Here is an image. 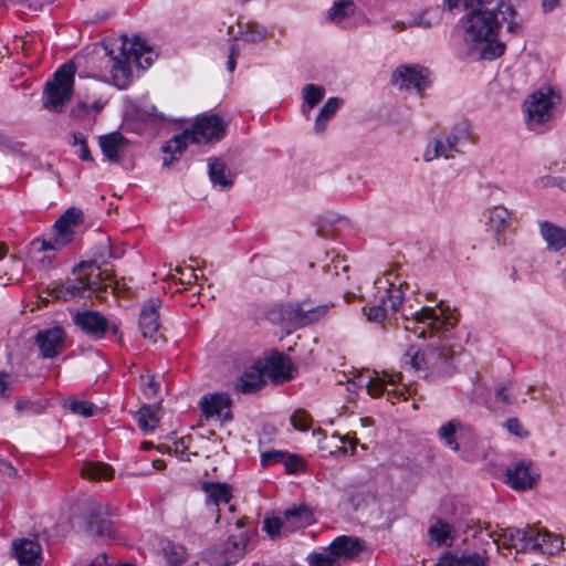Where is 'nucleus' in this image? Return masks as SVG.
Wrapping results in <instances>:
<instances>
[{
	"mask_svg": "<svg viewBox=\"0 0 566 566\" xmlns=\"http://www.w3.org/2000/svg\"><path fill=\"white\" fill-rule=\"evenodd\" d=\"M103 50L104 54L99 59L94 77L112 83L119 90H126L133 81L132 62L142 69L149 67L153 63L150 56L143 57L144 54L150 53V48L140 38L130 41L127 36H123L117 48V54L106 44L103 45Z\"/></svg>",
	"mask_w": 566,
	"mask_h": 566,
	"instance_id": "1",
	"label": "nucleus"
},
{
	"mask_svg": "<svg viewBox=\"0 0 566 566\" xmlns=\"http://www.w3.org/2000/svg\"><path fill=\"white\" fill-rule=\"evenodd\" d=\"M483 2V0H446L450 10L460 4L467 9L474 3L479 4L463 19L464 41L481 44V57L494 60L500 57L505 50L504 43H494L501 22L497 18V10L485 9Z\"/></svg>",
	"mask_w": 566,
	"mask_h": 566,
	"instance_id": "2",
	"label": "nucleus"
},
{
	"mask_svg": "<svg viewBox=\"0 0 566 566\" xmlns=\"http://www.w3.org/2000/svg\"><path fill=\"white\" fill-rule=\"evenodd\" d=\"M226 132V124L217 115L202 116L196 120L191 129H185L181 134L174 136L163 146L164 153H171L170 157L164 158V166L169 167L178 155H181L188 143H208L219 140Z\"/></svg>",
	"mask_w": 566,
	"mask_h": 566,
	"instance_id": "3",
	"label": "nucleus"
},
{
	"mask_svg": "<svg viewBox=\"0 0 566 566\" xmlns=\"http://www.w3.org/2000/svg\"><path fill=\"white\" fill-rule=\"evenodd\" d=\"M76 67L73 62L61 65L53 78L45 84L43 105L46 109L61 113L71 101Z\"/></svg>",
	"mask_w": 566,
	"mask_h": 566,
	"instance_id": "4",
	"label": "nucleus"
},
{
	"mask_svg": "<svg viewBox=\"0 0 566 566\" xmlns=\"http://www.w3.org/2000/svg\"><path fill=\"white\" fill-rule=\"evenodd\" d=\"M409 364L416 370H433L439 374H448L452 369L453 350L446 339L431 343L424 352L410 347L405 355Z\"/></svg>",
	"mask_w": 566,
	"mask_h": 566,
	"instance_id": "5",
	"label": "nucleus"
},
{
	"mask_svg": "<svg viewBox=\"0 0 566 566\" xmlns=\"http://www.w3.org/2000/svg\"><path fill=\"white\" fill-rule=\"evenodd\" d=\"M405 319L407 321L405 329L412 332L418 338H423L427 331L431 335L449 332L458 321L453 315H444L441 308L437 311L429 306L415 312L411 318L405 316Z\"/></svg>",
	"mask_w": 566,
	"mask_h": 566,
	"instance_id": "6",
	"label": "nucleus"
},
{
	"mask_svg": "<svg viewBox=\"0 0 566 566\" xmlns=\"http://www.w3.org/2000/svg\"><path fill=\"white\" fill-rule=\"evenodd\" d=\"M333 304L312 306L308 301L290 302L280 308L282 321L294 329L315 324L324 318Z\"/></svg>",
	"mask_w": 566,
	"mask_h": 566,
	"instance_id": "7",
	"label": "nucleus"
},
{
	"mask_svg": "<svg viewBox=\"0 0 566 566\" xmlns=\"http://www.w3.org/2000/svg\"><path fill=\"white\" fill-rule=\"evenodd\" d=\"M84 532L98 541L117 538L115 524L108 518L106 507L96 502L87 504Z\"/></svg>",
	"mask_w": 566,
	"mask_h": 566,
	"instance_id": "8",
	"label": "nucleus"
},
{
	"mask_svg": "<svg viewBox=\"0 0 566 566\" xmlns=\"http://www.w3.org/2000/svg\"><path fill=\"white\" fill-rule=\"evenodd\" d=\"M428 69L419 64H401L391 74V84L400 91H416L421 94L430 86Z\"/></svg>",
	"mask_w": 566,
	"mask_h": 566,
	"instance_id": "9",
	"label": "nucleus"
},
{
	"mask_svg": "<svg viewBox=\"0 0 566 566\" xmlns=\"http://www.w3.org/2000/svg\"><path fill=\"white\" fill-rule=\"evenodd\" d=\"M82 221V210L74 207L66 209L54 223L55 234L53 241L41 240V250H56L69 244L73 240L72 229ZM35 242H40V240Z\"/></svg>",
	"mask_w": 566,
	"mask_h": 566,
	"instance_id": "10",
	"label": "nucleus"
},
{
	"mask_svg": "<svg viewBox=\"0 0 566 566\" xmlns=\"http://www.w3.org/2000/svg\"><path fill=\"white\" fill-rule=\"evenodd\" d=\"M387 282L389 283V289L386 296L381 298V303L368 308L367 319L371 323L384 322L388 317V311L392 314L397 313L405 298L402 285H407L406 282H399L398 285L390 282L389 279H387Z\"/></svg>",
	"mask_w": 566,
	"mask_h": 566,
	"instance_id": "11",
	"label": "nucleus"
},
{
	"mask_svg": "<svg viewBox=\"0 0 566 566\" xmlns=\"http://www.w3.org/2000/svg\"><path fill=\"white\" fill-rule=\"evenodd\" d=\"M525 116L528 126L533 124H543L551 118L553 102L551 91L544 93L542 91L534 92L525 101Z\"/></svg>",
	"mask_w": 566,
	"mask_h": 566,
	"instance_id": "12",
	"label": "nucleus"
},
{
	"mask_svg": "<svg viewBox=\"0 0 566 566\" xmlns=\"http://www.w3.org/2000/svg\"><path fill=\"white\" fill-rule=\"evenodd\" d=\"M251 534L245 531L239 535H231L227 542L221 545L218 551L217 562L223 566H229L237 563L247 553L248 542Z\"/></svg>",
	"mask_w": 566,
	"mask_h": 566,
	"instance_id": "13",
	"label": "nucleus"
},
{
	"mask_svg": "<svg viewBox=\"0 0 566 566\" xmlns=\"http://www.w3.org/2000/svg\"><path fill=\"white\" fill-rule=\"evenodd\" d=\"M72 318L76 326L94 339L104 338L108 329L107 318L96 311L76 312Z\"/></svg>",
	"mask_w": 566,
	"mask_h": 566,
	"instance_id": "14",
	"label": "nucleus"
},
{
	"mask_svg": "<svg viewBox=\"0 0 566 566\" xmlns=\"http://www.w3.org/2000/svg\"><path fill=\"white\" fill-rule=\"evenodd\" d=\"M161 301L158 297L149 298L139 314V328L146 338L153 339L154 343L158 342L160 335L159 329V313Z\"/></svg>",
	"mask_w": 566,
	"mask_h": 566,
	"instance_id": "15",
	"label": "nucleus"
},
{
	"mask_svg": "<svg viewBox=\"0 0 566 566\" xmlns=\"http://www.w3.org/2000/svg\"><path fill=\"white\" fill-rule=\"evenodd\" d=\"M65 332L60 326L41 329L36 333L34 340L43 358H54L63 346Z\"/></svg>",
	"mask_w": 566,
	"mask_h": 566,
	"instance_id": "16",
	"label": "nucleus"
},
{
	"mask_svg": "<svg viewBox=\"0 0 566 566\" xmlns=\"http://www.w3.org/2000/svg\"><path fill=\"white\" fill-rule=\"evenodd\" d=\"M201 490L206 495L205 503L207 506L216 507V523L220 520L221 504H229L232 499V488L228 483L221 482H201Z\"/></svg>",
	"mask_w": 566,
	"mask_h": 566,
	"instance_id": "17",
	"label": "nucleus"
},
{
	"mask_svg": "<svg viewBox=\"0 0 566 566\" xmlns=\"http://www.w3.org/2000/svg\"><path fill=\"white\" fill-rule=\"evenodd\" d=\"M531 462H516L512 468L506 470V482L514 490H526L533 488L538 474L531 471Z\"/></svg>",
	"mask_w": 566,
	"mask_h": 566,
	"instance_id": "18",
	"label": "nucleus"
},
{
	"mask_svg": "<svg viewBox=\"0 0 566 566\" xmlns=\"http://www.w3.org/2000/svg\"><path fill=\"white\" fill-rule=\"evenodd\" d=\"M13 555L21 566H36L41 560V546L38 542L21 538L12 543Z\"/></svg>",
	"mask_w": 566,
	"mask_h": 566,
	"instance_id": "19",
	"label": "nucleus"
},
{
	"mask_svg": "<svg viewBox=\"0 0 566 566\" xmlns=\"http://www.w3.org/2000/svg\"><path fill=\"white\" fill-rule=\"evenodd\" d=\"M103 155L111 163H118L129 142L119 132L102 135L98 139Z\"/></svg>",
	"mask_w": 566,
	"mask_h": 566,
	"instance_id": "20",
	"label": "nucleus"
},
{
	"mask_svg": "<svg viewBox=\"0 0 566 566\" xmlns=\"http://www.w3.org/2000/svg\"><path fill=\"white\" fill-rule=\"evenodd\" d=\"M208 175L212 185L220 190H228L234 184L235 174L220 158L208 159Z\"/></svg>",
	"mask_w": 566,
	"mask_h": 566,
	"instance_id": "21",
	"label": "nucleus"
},
{
	"mask_svg": "<svg viewBox=\"0 0 566 566\" xmlns=\"http://www.w3.org/2000/svg\"><path fill=\"white\" fill-rule=\"evenodd\" d=\"M270 378L276 382L282 384L293 378V364L289 356L282 353L273 354L266 365Z\"/></svg>",
	"mask_w": 566,
	"mask_h": 566,
	"instance_id": "22",
	"label": "nucleus"
},
{
	"mask_svg": "<svg viewBox=\"0 0 566 566\" xmlns=\"http://www.w3.org/2000/svg\"><path fill=\"white\" fill-rule=\"evenodd\" d=\"M539 234L549 251H560L566 247V229L549 221L539 224Z\"/></svg>",
	"mask_w": 566,
	"mask_h": 566,
	"instance_id": "23",
	"label": "nucleus"
},
{
	"mask_svg": "<svg viewBox=\"0 0 566 566\" xmlns=\"http://www.w3.org/2000/svg\"><path fill=\"white\" fill-rule=\"evenodd\" d=\"M364 549L363 542L357 537L338 536L329 545L331 555L335 557L353 558Z\"/></svg>",
	"mask_w": 566,
	"mask_h": 566,
	"instance_id": "24",
	"label": "nucleus"
},
{
	"mask_svg": "<svg viewBox=\"0 0 566 566\" xmlns=\"http://www.w3.org/2000/svg\"><path fill=\"white\" fill-rule=\"evenodd\" d=\"M284 518L289 524V532L308 526L315 522L313 510L304 504L293 506L284 512Z\"/></svg>",
	"mask_w": 566,
	"mask_h": 566,
	"instance_id": "25",
	"label": "nucleus"
},
{
	"mask_svg": "<svg viewBox=\"0 0 566 566\" xmlns=\"http://www.w3.org/2000/svg\"><path fill=\"white\" fill-rule=\"evenodd\" d=\"M457 153H459V149L450 145V142L441 135L428 144L423 159L426 161H432L439 158L450 159L453 158Z\"/></svg>",
	"mask_w": 566,
	"mask_h": 566,
	"instance_id": "26",
	"label": "nucleus"
},
{
	"mask_svg": "<svg viewBox=\"0 0 566 566\" xmlns=\"http://www.w3.org/2000/svg\"><path fill=\"white\" fill-rule=\"evenodd\" d=\"M82 271L80 265L75 268L74 272H77V276L74 280H67L65 283L61 284L56 289V296L64 301H70L75 297L85 296L86 285L82 277Z\"/></svg>",
	"mask_w": 566,
	"mask_h": 566,
	"instance_id": "27",
	"label": "nucleus"
},
{
	"mask_svg": "<svg viewBox=\"0 0 566 566\" xmlns=\"http://www.w3.org/2000/svg\"><path fill=\"white\" fill-rule=\"evenodd\" d=\"M230 405L231 399L227 394H213L205 396L200 401L202 412L207 418L221 416L224 409L230 408Z\"/></svg>",
	"mask_w": 566,
	"mask_h": 566,
	"instance_id": "28",
	"label": "nucleus"
},
{
	"mask_svg": "<svg viewBox=\"0 0 566 566\" xmlns=\"http://www.w3.org/2000/svg\"><path fill=\"white\" fill-rule=\"evenodd\" d=\"M264 384L263 375L259 368H250L243 373L235 384V389L243 394H253Z\"/></svg>",
	"mask_w": 566,
	"mask_h": 566,
	"instance_id": "29",
	"label": "nucleus"
},
{
	"mask_svg": "<svg viewBox=\"0 0 566 566\" xmlns=\"http://www.w3.org/2000/svg\"><path fill=\"white\" fill-rule=\"evenodd\" d=\"M489 223L495 233H502L511 228L513 213L504 206H495L490 211Z\"/></svg>",
	"mask_w": 566,
	"mask_h": 566,
	"instance_id": "30",
	"label": "nucleus"
},
{
	"mask_svg": "<svg viewBox=\"0 0 566 566\" xmlns=\"http://www.w3.org/2000/svg\"><path fill=\"white\" fill-rule=\"evenodd\" d=\"M101 265H96L91 270V272H84L82 271V277L85 283L86 291L88 292V295L91 293L101 292L104 290H107V287L111 286L109 283V275L104 276L103 273L99 271Z\"/></svg>",
	"mask_w": 566,
	"mask_h": 566,
	"instance_id": "31",
	"label": "nucleus"
},
{
	"mask_svg": "<svg viewBox=\"0 0 566 566\" xmlns=\"http://www.w3.org/2000/svg\"><path fill=\"white\" fill-rule=\"evenodd\" d=\"M343 101L339 97H329L319 109L314 124L316 133H323L327 126V122L336 114L342 106Z\"/></svg>",
	"mask_w": 566,
	"mask_h": 566,
	"instance_id": "32",
	"label": "nucleus"
},
{
	"mask_svg": "<svg viewBox=\"0 0 566 566\" xmlns=\"http://www.w3.org/2000/svg\"><path fill=\"white\" fill-rule=\"evenodd\" d=\"M444 566H485V559L478 553L448 554L443 557Z\"/></svg>",
	"mask_w": 566,
	"mask_h": 566,
	"instance_id": "33",
	"label": "nucleus"
},
{
	"mask_svg": "<svg viewBox=\"0 0 566 566\" xmlns=\"http://www.w3.org/2000/svg\"><path fill=\"white\" fill-rule=\"evenodd\" d=\"M81 473L90 480H109L114 475V470L104 462H87L83 465Z\"/></svg>",
	"mask_w": 566,
	"mask_h": 566,
	"instance_id": "34",
	"label": "nucleus"
},
{
	"mask_svg": "<svg viewBox=\"0 0 566 566\" xmlns=\"http://www.w3.org/2000/svg\"><path fill=\"white\" fill-rule=\"evenodd\" d=\"M325 96V88L317 84H307L302 90L303 113H307L314 108Z\"/></svg>",
	"mask_w": 566,
	"mask_h": 566,
	"instance_id": "35",
	"label": "nucleus"
},
{
	"mask_svg": "<svg viewBox=\"0 0 566 566\" xmlns=\"http://www.w3.org/2000/svg\"><path fill=\"white\" fill-rule=\"evenodd\" d=\"M356 6L353 0H337L328 10V19L332 22L339 23L344 19L355 13Z\"/></svg>",
	"mask_w": 566,
	"mask_h": 566,
	"instance_id": "36",
	"label": "nucleus"
},
{
	"mask_svg": "<svg viewBox=\"0 0 566 566\" xmlns=\"http://www.w3.org/2000/svg\"><path fill=\"white\" fill-rule=\"evenodd\" d=\"M471 134V127L468 122L457 123L448 134H444L443 137L450 142V145H453L455 149H459V146L465 143Z\"/></svg>",
	"mask_w": 566,
	"mask_h": 566,
	"instance_id": "37",
	"label": "nucleus"
},
{
	"mask_svg": "<svg viewBox=\"0 0 566 566\" xmlns=\"http://www.w3.org/2000/svg\"><path fill=\"white\" fill-rule=\"evenodd\" d=\"M441 9L439 7L426 9L420 12L411 22L410 27L431 28L438 24L441 20Z\"/></svg>",
	"mask_w": 566,
	"mask_h": 566,
	"instance_id": "38",
	"label": "nucleus"
},
{
	"mask_svg": "<svg viewBox=\"0 0 566 566\" xmlns=\"http://www.w3.org/2000/svg\"><path fill=\"white\" fill-rule=\"evenodd\" d=\"M192 442L191 436H185L177 440H175L171 447H168L169 452H172L175 455L182 461H190L191 457H197L198 453L196 451H190Z\"/></svg>",
	"mask_w": 566,
	"mask_h": 566,
	"instance_id": "39",
	"label": "nucleus"
},
{
	"mask_svg": "<svg viewBox=\"0 0 566 566\" xmlns=\"http://www.w3.org/2000/svg\"><path fill=\"white\" fill-rule=\"evenodd\" d=\"M461 423L457 420H450L442 424L438 430L439 438L453 451L459 450V443L455 440L457 429L460 428Z\"/></svg>",
	"mask_w": 566,
	"mask_h": 566,
	"instance_id": "40",
	"label": "nucleus"
},
{
	"mask_svg": "<svg viewBox=\"0 0 566 566\" xmlns=\"http://www.w3.org/2000/svg\"><path fill=\"white\" fill-rule=\"evenodd\" d=\"M523 536L521 537V549L520 552H537L538 547L543 545L539 543L542 533L537 530L527 526L522 528Z\"/></svg>",
	"mask_w": 566,
	"mask_h": 566,
	"instance_id": "41",
	"label": "nucleus"
},
{
	"mask_svg": "<svg viewBox=\"0 0 566 566\" xmlns=\"http://www.w3.org/2000/svg\"><path fill=\"white\" fill-rule=\"evenodd\" d=\"M538 551L548 555H554L563 549L564 541L560 535L552 534L549 532L542 533Z\"/></svg>",
	"mask_w": 566,
	"mask_h": 566,
	"instance_id": "42",
	"label": "nucleus"
},
{
	"mask_svg": "<svg viewBox=\"0 0 566 566\" xmlns=\"http://www.w3.org/2000/svg\"><path fill=\"white\" fill-rule=\"evenodd\" d=\"M431 539H433L438 545L446 544L448 539L453 537V527L439 520L436 524L431 525L428 531Z\"/></svg>",
	"mask_w": 566,
	"mask_h": 566,
	"instance_id": "43",
	"label": "nucleus"
},
{
	"mask_svg": "<svg viewBox=\"0 0 566 566\" xmlns=\"http://www.w3.org/2000/svg\"><path fill=\"white\" fill-rule=\"evenodd\" d=\"M136 417L139 428L146 432L154 430L159 421L150 406H143L137 411Z\"/></svg>",
	"mask_w": 566,
	"mask_h": 566,
	"instance_id": "44",
	"label": "nucleus"
},
{
	"mask_svg": "<svg viewBox=\"0 0 566 566\" xmlns=\"http://www.w3.org/2000/svg\"><path fill=\"white\" fill-rule=\"evenodd\" d=\"M241 38L250 43H256L265 39L266 29L256 23H245L243 27L240 25Z\"/></svg>",
	"mask_w": 566,
	"mask_h": 566,
	"instance_id": "45",
	"label": "nucleus"
},
{
	"mask_svg": "<svg viewBox=\"0 0 566 566\" xmlns=\"http://www.w3.org/2000/svg\"><path fill=\"white\" fill-rule=\"evenodd\" d=\"M112 256L108 240L102 241L94 253V259L91 262H83L80 264L81 270L92 269L99 264H105L107 259Z\"/></svg>",
	"mask_w": 566,
	"mask_h": 566,
	"instance_id": "46",
	"label": "nucleus"
},
{
	"mask_svg": "<svg viewBox=\"0 0 566 566\" xmlns=\"http://www.w3.org/2000/svg\"><path fill=\"white\" fill-rule=\"evenodd\" d=\"M263 531L269 534L271 538L280 536L281 533H290L289 524L283 517H265L263 521Z\"/></svg>",
	"mask_w": 566,
	"mask_h": 566,
	"instance_id": "47",
	"label": "nucleus"
},
{
	"mask_svg": "<svg viewBox=\"0 0 566 566\" xmlns=\"http://www.w3.org/2000/svg\"><path fill=\"white\" fill-rule=\"evenodd\" d=\"M497 17L501 15L502 21H507V31L511 33H517L520 30V24L513 20L516 11L514 7L504 1H500L496 6Z\"/></svg>",
	"mask_w": 566,
	"mask_h": 566,
	"instance_id": "48",
	"label": "nucleus"
},
{
	"mask_svg": "<svg viewBox=\"0 0 566 566\" xmlns=\"http://www.w3.org/2000/svg\"><path fill=\"white\" fill-rule=\"evenodd\" d=\"M65 407L69 408V410L77 416H82L85 418L92 417L96 413L97 407L86 400H78V399H72L70 400Z\"/></svg>",
	"mask_w": 566,
	"mask_h": 566,
	"instance_id": "49",
	"label": "nucleus"
},
{
	"mask_svg": "<svg viewBox=\"0 0 566 566\" xmlns=\"http://www.w3.org/2000/svg\"><path fill=\"white\" fill-rule=\"evenodd\" d=\"M140 380L143 381L142 388L144 395L148 399H154L158 396L160 390V384L156 381L155 376L149 374L147 376H140Z\"/></svg>",
	"mask_w": 566,
	"mask_h": 566,
	"instance_id": "50",
	"label": "nucleus"
},
{
	"mask_svg": "<svg viewBox=\"0 0 566 566\" xmlns=\"http://www.w3.org/2000/svg\"><path fill=\"white\" fill-rule=\"evenodd\" d=\"M71 144L73 146H78V157L84 161H93V157L91 155V151L87 147V143L83 134L81 133H74L72 135V142Z\"/></svg>",
	"mask_w": 566,
	"mask_h": 566,
	"instance_id": "51",
	"label": "nucleus"
},
{
	"mask_svg": "<svg viewBox=\"0 0 566 566\" xmlns=\"http://www.w3.org/2000/svg\"><path fill=\"white\" fill-rule=\"evenodd\" d=\"M311 421V416L304 410H295L291 416V424L300 431L308 430Z\"/></svg>",
	"mask_w": 566,
	"mask_h": 566,
	"instance_id": "52",
	"label": "nucleus"
},
{
	"mask_svg": "<svg viewBox=\"0 0 566 566\" xmlns=\"http://www.w3.org/2000/svg\"><path fill=\"white\" fill-rule=\"evenodd\" d=\"M522 528L507 527L502 534V538L507 546L515 547L518 552L521 549Z\"/></svg>",
	"mask_w": 566,
	"mask_h": 566,
	"instance_id": "53",
	"label": "nucleus"
},
{
	"mask_svg": "<svg viewBox=\"0 0 566 566\" xmlns=\"http://www.w3.org/2000/svg\"><path fill=\"white\" fill-rule=\"evenodd\" d=\"M310 566H340L331 554L315 553L308 556Z\"/></svg>",
	"mask_w": 566,
	"mask_h": 566,
	"instance_id": "54",
	"label": "nucleus"
},
{
	"mask_svg": "<svg viewBox=\"0 0 566 566\" xmlns=\"http://www.w3.org/2000/svg\"><path fill=\"white\" fill-rule=\"evenodd\" d=\"M282 462L289 473H297L304 470V461L295 454H289L285 452V457Z\"/></svg>",
	"mask_w": 566,
	"mask_h": 566,
	"instance_id": "55",
	"label": "nucleus"
},
{
	"mask_svg": "<svg viewBox=\"0 0 566 566\" xmlns=\"http://www.w3.org/2000/svg\"><path fill=\"white\" fill-rule=\"evenodd\" d=\"M359 381L361 385L364 384L366 386L368 394L373 397L380 396L384 391L385 384L378 377L369 378L366 381L361 378Z\"/></svg>",
	"mask_w": 566,
	"mask_h": 566,
	"instance_id": "56",
	"label": "nucleus"
},
{
	"mask_svg": "<svg viewBox=\"0 0 566 566\" xmlns=\"http://www.w3.org/2000/svg\"><path fill=\"white\" fill-rule=\"evenodd\" d=\"M285 457V452L273 450V451H266L261 454V462L263 465H269L272 463L282 462L283 458Z\"/></svg>",
	"mask_w": 566,
	"mask_h": 566,
	"instance_id": "57",
	"label": "nucleus"
},
{
	"mask_svg": "<svg viewBox=\"0 0 566 566\" xmlns=\"http://www.w3.org/2000/svg\"><path fill=\"white\" fill-rule=\"evenodd\" d=\"M325 270L327 272H332L333 271L335 273V275H339V271L340 270L343 272H347L348 265L345 264V259H343L340 256H336L335 259H333L331 264H327L325 266Z\"/></svg>",
	"mask_w": 566,
	"mask_h": 566,
	"instance_id": "58",
	"label": "nucleus"
},
{
	"mask_svg": "<svg viewBox=\"0 0 566 566\" xmlns=\"http://www.w3.org/2000/svg\"><path fill=\"white\" fill-rule=\"evenodd\" d=\"M9 263H10L9 269L11 270L12 274L8 277V281H11V280L19 281V275L23 271L21 261L15 256H11L9 260Z\"/></svg>",
	"mask_w": 566,
	"mask_h": 566,
	"instance_id": "59",
	"label": "nucleus"
},
{
	"mask_svg": "<svg viewBox=\"0 0 566 566\" xmlns=\"http://www.w3.org/2000/svg\"><path fill=\"white\" fill-rule=\"evenodd\" d=\"M166 566H180L184 563V557L175 551L165 553Z\"/></svg>",
	"mask_w": 566,
	"mask_h": 566,
	"instance_id": "60",
	"label": "nucleus"
},
{
	"mask_svg": "<svg viewBox=\"0 0 566 566\" xmlns=\"http://www.w3.org/2000/svg\"><path fill=\"white\" fill-rule=\"evenodd\" d=\"M10 375L6 371H0V395L2 397H8L11 392L9 385Z\"/></svg>",
	"mask_w": 566,
	"mask_h": 566,
	"instance_id": "61",
	"label": "nucleus"
},
{
	"mask_svg": "<svg viewBox=\"0 0 566 566\" xmlns=\"http://www.w3.org/2000/svg\"><path fill=\"white\" fill-rule=\"evenodd\" d=\"M495 399L497 401H501L502 403L504 405H511L512 403V399L507 392V388L506 387H500L496 389L495 391Z\"/></svg>",
	"mask_w": 566,
	"mask_h": 566,
	"instance_id": "62",
	"label": "nucleus"
},
{
	"mask_svg": "<svg viewBox=\"0 0 566 566\" xmlns=\"http://www.w3.org/2000/svg\"><path fill=\"white\" fill-rule=\"evenodd\" d=\"M506 428L507 430L515 434V436H521L522 434V426L518 421L517 418H510L507 421H506Z\"/></svg>",
	"mask_w": 566,
	"mask_h": 566,
	"instance_id": "63",
	"label": "nucleus"
},
{
	"mask_svg": "<svg viewBox=\"0 0 566 566\" xmlns=\"http://www.w3.org/2000/svg\"><path fill=\"white\" fill-rule=\"evenodd\" d=\"M19 143L13 142L10 137L0 132V146L14 150Z\"/></svg>",
	"mask_w": 566,
	"mask_h": 566,
	"instance_id": "64",
	"label": "nucleus"
}]
</instances>
